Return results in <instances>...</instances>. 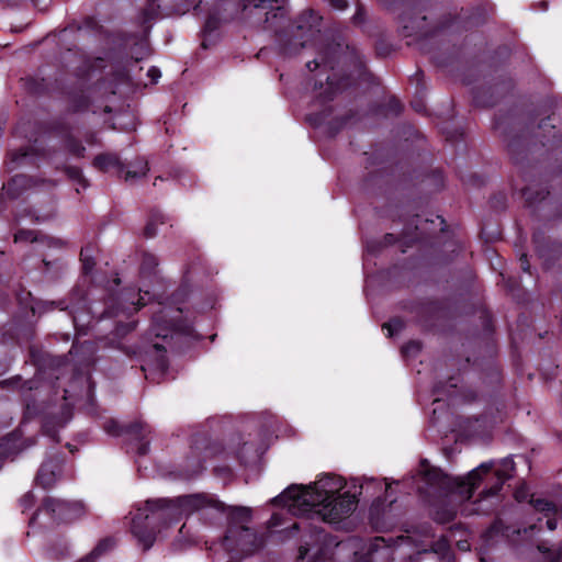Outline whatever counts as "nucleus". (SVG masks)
Returning a JSON list of instances; mask_svg holds the SVG:
<instances>
[{
  "instance_id": "1",
  "label": "nucleus",
  "mask_w": 562,
  "mask_h": 562,
  "mask_svg": "<svg viewBox=\"0 0 562 562\" xmlns=\"http://www.w3.org/2000/svg\"><path fill=\"white\" fill-rule=\"evenodd\" d=\"M207 508L226 514L227 528L221 543L226 551L235 555H247L263 546V539L250 527L252 521L250 507H227L209 494L184 495L176 501L149 499L144 508H137L133 515L131 531L143 549L148 550L156 539V522L172 520L177 516H188Z\"/></svg>"
},
{
  "instance_id": "2",
  "label": "nucleus",
  "mask_w": 562,
  "mask_h": 562,
  "mask_svg": "<svg viewBox=\"0 0 562 562\" xmlns=\"http://www.w3.org/2000/svg\"><path fill=\"white\" fill-rule=\"evenodd\" d=\"M284 4L285 0H215L204 23L201 46L207 48V37L223 23L239 14L252 25H262L266 30L276 32L281 42L283 36L289 37L284 43V53H296L301 48L321 43L324 38L319 29L322 18L308 10L291 22L286 19Z\"/></svg>"
},
{
  "instance_id": "3",
  "label": "nucleus",
  "mask_w": 562,
  "mask_h": 562,
  "mask_svg": "<svg viewBox=\"0 0 562 562\" xmlns=\"http://www.w3.org/2000/svg\"><path fill=\"white\" fill-rule=\"evenodd\" d=\"M345 483L340 476L325 474L314 484L308 486L291 485L280 495L272 499L276 505L286 506L293 515H303L311 510L313 506L335 495L344 487Z\"/></svg>"
},
{
  "instance_id": "4",
  "label": "nucleus",
  "mask_w": 562,
  "mask_h": 562,
  "mask_svg": "<svg viewBox=\"0 0 562 562\" xmlns=\"http://www.w3.org/2000/svg\"><path fill=\"white\" fill-rule=\"evenodd\" d=\"M514 470L515 463L510 458H504L497 464L494 461L483 462L468 474L469 491L474 494L475 490L483 485L477 502H488L490 498L497 496L504 483L512 477Z\"/></svg>"
},
{
  "instance_id": "5",
  "label": "nucleus",
  "mask_w": 562,
  "mask_h": 562,
  "mask_svg": "<svg viewBox=\"0 0 562 562\" xmlns=\"http://www.w3.org/2000/svg\"><path fill=\"white\" fill-rule=\"evenodd\" d=\"M416 479L418 482H423V485H417L420 493H430L432 490L448 491L457 488L467 499L473 497V492L469 491L468 475L465 477H451L440 469L430 467L427 460L420 461Z\"/></svg>"
},
{
  "instance_id": "6",
  "label": "nucleus",
  "mask_w": 562,
  "mask_h": 562,
  "mask_svg": "<svg viewBox=\"0 0 562 562\" xmlns=\"http://www.w3.org/2000/svg\"><path fill=\"white\" fill-rule=\"evenodd\" d=\"M203 0H144L139 8L138 22L143 25L160 16L183 15L190 11L202 12Z\"/></svg>"
},
{
  "instance_id": "7",
  "label": "nucleus",
  "mask_w": 562,
  "mask_h": 562,
  "mask_svg": "<svg viewBox=\"0 0 562 562\" xmlns=\"http://www.w3.org/2000/svg\"><path fill=\"white\" fill-rule=\"evenodd\" d=\"M357 503L358 501L355 495L345 493L337 497L327 498L319 503V505L313 506L311 510H306L302 516L311 515L322 521L337 524L356 509Z\"/></svg>"
},
{
  "instance_id": "8",
  "label": "nucleus",
  "mask_w": 562,
  "mask_h": 562,
  "mask_svg": "<svg viewBox=\"0 0 562 562\" xmlns=\"http://www.w3.org/2000/svg\"><path fill=\"white\" fill-rule=\"evenodd\" d=\"M44 510L56 522H71L85 514L82 503L77 501H64L53 497H46L43 501L41 508H38L32 516L30 522L34 524L37 519L38 513Z\"/></svg>"
},
{
  "instance_id": "9",
  "label": "nucleus",
  "mask_w": 562,
  "mask_h": 562,
  "mask_svg": "<svg viewBox=\"0 0 562 562\" xmlns=\"http://www.w3.org/2000/svg\"><path fill=\"white\" fill-rule=\"evenodd\" d=\"M104 430L112 435V436H119L123 432L133 436L135 439L139 441L137 447V453L139 456H145L149 450V441L145 440L147 436L150 434V429L147 425H145L143 422H135L133 424H130L124 428V430L119 426V424L115 420H108L104 424Z\"/></svg>"
},
{
  "instance_id": "10",
  "label": "nucleus",
  "mask_w": 562,
  "mask_h": 562,
  "mask_svg": "<svg viewBox=\"0 0 562 562\" xmlns=\"http://www.w3.org/2000/svg\"><path fill=\"white\" fill-rule=\"evenodd\" d=\"M402 25V35L404 37H426L430 34V31L426 29V16H415L405 13L401 16L400 21Z\"/></svg>"
},
{
  "instance_id": "11",
  "label": "nucleus",
  "mask_w": 562,
  "mask_h": 562,
  "mask_svg": "<svg viewBox=\"0 0 562 562\" xmlns=\"http://www.w3.org/2000/svg\"><path fill=\"white\" fill-rule=\"evenodd\" d=\"M338 50H340V45H330L326 47L324 50L318 53V56L308 61L306 64V67L314 71L318 68H322L323 70L327 69H335L336 63H340V55H338Z\"/></svg>"
},
{
  "instance_id": "12",
  "label": "nucleus",
  "mask_w": 562,
  "mask_h": 562,
  "mask_svg": "<svg viewBox=\"0 0 562 562\" xmlns=\"http://www.w3.org/2000/svg\"><path fill=\"white\" fill-rule=\"evenodd\" d=\"M61 463L57 459L47 460L41 465L35 481L43 488H50L60 475Z\"/></svg>"
},
{
  "instance_id": "13",
  "label": "nucleus",
  "mask_w": 562,
  "mask_h": 562,
  "mask_svg": "<svg viewBox=\"0 0 562 562\" xmlns=\"http://www.w3.org/2000/svg\"><path fill=\"white\" fill-rule=\"evenodd\" d=\"M169 314V310L161 308L159 312L155 313L153 318V331L156 337L167 338L169 333L188 330V328H183L180 324L173 321H166L165 317Z\"/></svg>"
},
{
  "instance_id": "14",
  "label": "nucleus",
  "mask_w": 562,
  "mask_h": 562,
  "mask_svg": "<svg viewBox=\"0 0 562 562\" xmlns=\"http://www.w3.org/2000/svg\"><path fill=\"white\" fill-rule=\"evenodd\" d=\"M350 85L349 78L338 80L336 75H327L326 76V87L321 82L319 92L317 93V99L321 103L330 101L334 99L337 92L341 91L346 87ZM315 90H318L315 85Z\"/></svg>"
},
{
  "instance_id": "15",
  "label": "nucleus",
  "mask_w": 562,
  "mask_h": 562,
  "mask_svg": "<svg viewBox=\"0 0 562 562\" xmlns=\"http://www.w3.org/2000/svg\"><path fill=\"white\" fill-rule=\"evenodd\" d=\"M143 290L139 289L138 293L127 291L122 294V299L125 303L122 313L130 315L131 313L137 312L140 307L145 306L150 301L148 291H144V295H140Z\"/></svg>"
},
{
  "instance_id": "16",
  "label": "nucleus",
  "mask_w": 562,
  "mask_h": 562,
  "mask_svg": "<svg viewBox=\"0 0 562 562\" xmlns=\"http://www.w3.org/2000/svg\"><path fill=\"white\" fill-rule=\"evenodd\" d=\"M32 180L24 175L14 176L7 184L3 186V190L7 195L11 199H16L22 194L24 190L30 188Z\"/></svg>"
},
{
  "instance_id": "17",
  "label": "nucleus",
  "mask_w": 562,
  "mask_h": 562,
  "mask_svg": "<svg viewBox=\"0 0 562 562\" xmlns=\"http://www.w3.org/2000/svg\"><path fill=\"white\" fill-rule=\"evenodd\" d=\"M93 166L102 171H108L112 168H115L119 171L123 170L122 162L120 161L119 157L113 154L98 155L93 160Z\"/></svg>"
},
{
  "instance_id": "18",
  "label": "nucleus",
  "mask_w": 562,
  "mask_h": 562,
  "mask_svg": "<svg viewBox=\"0 0 562 562\" xmlns=\"http://www.w3.org/2000/svg\"><path fill=\"white\" fill-rule=\"evenodd\" d=\"M114 546L115 541L112 538H105L101 540L88 555L78 562H95L97 558L111 550Z\"/></svg>"
},
{
  "instance_id": "19",
  "label": "nucleus",
  "mask_w": 562,
  "mask_h": 562,
  "mask_svg": "<svg viewBox=\"0 0 562 562\" xmlns=\"http://www.w3.org/2000/svg\"><path fill=\"white\" fill-rule=\"evenodd\" d=\"M64 147L66 148V150L75 156V157H82L85 151H86V148L85 146L81 145L80 142H78L77 139H75V137L72 136V134H70L69 132H67L65 135H64Z\"/></svg>"
},
{
  "instance_id": "20",
  "label": "nucleus",
  "mask_w": 562,
  "mask_h": 562,
  "mask_svg": "<svg viewBox=\"0 0 562 562\" xmlns=\"http://www.w3.org/2000/svg\"><path fill=\"white\" fill-rule=\"evenodd\" d=\"M431 552L438 554L439 558L441 560H446V562L451 561L452 552L449 542L445 537H440L437 541L432 543Z\"/></svg>"
},
{
  "instance_id": "21",
  "label": "nucleus",
  "mask_w": 562,
  "mask_h": 562,
  "mask_svg": "<svg viewBox=\"0 0 562 562\" xmlns=\"http://www.w3.org/2000/svg\"><path fill=\"white\" fill-rule=\"evenodd\" d=\"M158 266V259L155 255L149 252H144L142 255L140 261V274L144 277H149L154 274L155 268Z\"/></svg>"
},
{
  "instance_id": "22",
  "label": "nucleus",
  "mask_w": 562,
  "mask_h": 562,
  "mask_svg": "<svg viewBox=\"0 0 562 562\" xmlns=\"http://www.w3.org/2000/svg\"><path fill=\"white\" fill-rule=\"evenodd\" d=\"M531 504H532L533 508L537 512L542 513L543 516H548L549 514H553V515L557 514L555 505L552 502H549L547 499H542V498L532 499Z\"/></svg>"
},
{
  "instance_id": "23",
  "label": "nucleus",
  "mask_w": 562,
  "mask_h": 562,
  "mask_svg": "<svg viewBox=\"0 0 562 562\" xmlns=\"http://www.w3.org/2000/svg\"><path fill=\"white\" fill-rule=\"evenodd\" d=\"M164 223V216L159 212L151 214L148 223L145 226L144 234L146 237H154L157 233L156 226Z\"/></svg>"
},
{
  "instance_id": "24",
  "label": "nucleus",
  "mask_w": 562,
  "mask_h": 562,
  "mask_svg": "<svg viewBox=\"0 0 562 562\" xmlns=\"http://www.w3.org/2000/svg\"><path fill=\"white\" fill-rule=\"evenodd\" d=\"M148 171V166L146 161L138 160L133 169H128L125 171L124 178L125 180H132L135 178H140L145 176Z\"/></svg>"
},
{
  "instance_id": "25",
  "label": "nucleus",
  "mask_w": 562,
  "mask_h": 562,
  "mask_svg": "<svg viewBox=\"0 0 562 562\" xmlns=\"http://www.w3.org/2000/svg\"><path fill=\"white\" fill-rule=\"evenodd\" d=\"M80 260L82 262L83 272L90 273L93 270V267L95 265L93 257H92V248L91 247H85L81 249Z\"/></svg>"
},
{
  "instance_id": "26",
  "label": "nucleus",
  "mask_w": 562,
  "mask_h": 562,
  "mask_svg": "<svg viewBox=\"0 0 562 562\" xmlns=\"http://www.w3.org/2000/svg\"><path fill=\"white\" fill-rule=\"evenodd\" d=\"M154 350L156 352V368L161 372L165 373L168 368V360L166 357V350L162 346L159 344L154 345Z\"/></svg>"
},
{
  "instance_id": "27",
  "label": "nucleus",
  "mask_w": 562,
  "mask_h": 562,
  "mask_svg": "<svg viewBox=\"0 0 562 562\" xmlns=\"http://www.w3.org/2000/svg\"><path fill=\"white\" fill-rule=\"evenodd\" d=\"M36 497L32 491L26 492L19 498V506L22 513H25L34 507Z\"/></svg>"
},
{
  "instance_id": "28",
  "label": "nucleus",
  "mask_w": 562,
  "mask_h": 562,
  "mask_svg": "<svg viewBox=\"0 0 562 562\" xmlns=\"http://www.w3.org/2000/svg\"><path fill=\"white\" fill-rule=\"evenodd\" d=\"M404 328V322L401 318H393L383 325V329L387 330L389 337H393Z\"/></svg>"
},
{
  "instance_id": "29",
  "label": "nucleus",
  "mask_w": 562,
  "mask_h": 562,
  "mask_svg": "<svg viewBox=\"0 0 562 562\" xmlns=\"http://www.w3.org/2000/svg\"><path fill=\"white\" fill-rule=\"evenodd\" d=\"M71 108L75 112L87 110L89 108L88 95L83 93H81L80 95H75L71 100Z\"/></svg>"
},
{
  "instance_id": "30",
  "label": "nucleus",
  "mask_w": 562,
  "mask_h": 562,
  "mask_svg": "<svg viewBox=\"0 0 562 562\" xmlns=\"http://www.w3.org/2000/svg\"><path fill=\"white\" fill-rule=\"evenodd\" d=\"M66 172L68 177L75 181H77L82 189H86L88 187L87 180L83 178L82 172L77 167H68L66 169Z\"/></svg>"
},
{
  "instance_id": "31",
  "label": "nucleus",
  "mask_w": 562,
  "mask_h": 562,
  "mask_svg": "<svg viewBox=\"0 0 562 562\" xmlns=\"http://www.w3.org/2000/svg\"><path fill=\"white\" fill-rule=\"evenodd\" d=\"M457 512L453 508L445 509L442 513L437 510L435 513V520L445 524L456 518Z\"/></svg>"
},
{
  "instance_id": "32",
  "label": "nucleus",
  "mask_w": 562,
  "mask_h": 562,
  "mask_svg": "<svg viewBox=\"0 0 562 562\" xmlns=\"http://www.w3.org/2000/svg\"><path fill=\"white\" fill-rule=\"evenodd\" d=\"M548 193H549L548 191H546V192L541 191V192H537V195L533 196L532 190L529 187L524 189V191H522V195L525 196L526 201L529 204H532L538 201H542Z\"/></svg>"
},
{
  "instance_id": "33",
  "label": "nucleus",
  "mask_w": 562,
  "mask_h": 562,
  "mask_svg": "<svg viewBox=\"0 0 562 562\" xmlns=\"http://www.w3.org/2000/svg\"><path fill=\"white\" fill-rule=\"evenodd\" d=\"M37 238H36V235L34 232L32 231H19L15 233L14 235V240L18 243V241H35Z\"/></svg>"
},
{
  "instance_id": "34",
  "label": "nucleus",
  "mask_w": 562,
  "mask_h": 562,
  "mask_svg": "<svg viewBox=\"0 0 562 562\" xmlns=\"http://www.w3.org/2000/svg\"><path fill=\"white\" fill-rule=\"evenodd\" d=\"M12 162H23L29 160L30 154L27 149H20L19 151L11 153Z\"/></svg>"
},
{
  "instance_id": "35",
  "label": "nucleus",
  "mask_w": 562,
  "mask_h": 562,
  "mask_svg": "<svg viewBox=\"0 0 562 562\" xmlns=\"http://www.w3.org/2000/svg\"><path fill=\"white\" fill-rule=\"evenodd\" d=\"M420 348L422 346L418 341H409L402 348V351L405 355H416L419 352Z\"/></svg>"
},
{
  "instance_id": "36",
  "label": "nucleus",
  "mask_w": 562,
  "mask_h": 562,
  "mask_svg": "<svg viewBox=\"0 0 562 562\" xmlns=\"http://www.w3.org/2000/svg\"><path fill=\"white\" fill-rule=\"evenodd\" d=\"M134 327H135V323L134 322L127 323L125 325H117L116 328H115V333H116V335H124L127 331L133 330Z\"/></svg>"
},
{
  "instance_id": "37",
  "label": "nucleus",
  "mask_w": 562,
  "mask_h": 562,
  "mask_svg": "<svg viewBox=\"0 0 562 562\" xmlns=\"http://www.w3.org/2000/svg\"><path fill=\"white\" fill-rule=\"evenodd\" d=\"M546 518V526L549 530H554L558 526V520L555 518V514H549L548 516H544Z\"/></svg>"
},
{
  "instance_id": "38",
  "label": "nucleus",
  "mask_w": 562,
  "mask_h": 562,
  "mask_svg": "<svg viewBox=\"0 0 562 562\" xmlns=\"http://www.w3.org/2000/svg\"><path fill=\"white\" fill-rule=\"evenodd\" d=\"M389 108H390V111L393 112L394 114H398L402 110L401 102L395 98L390 99Z\"/></svg>"
},
{
  "instance_id": "39",
  "label": "nucleus",
  "mask_w": 562,
  "mask_h": 562,
  "mask_svg": "<svg viewBox=\"0 0 562 562\" xmlns=\"http://www.w3.org/2000/svg\"><path fill=\"white\" fill-rule=\"evenodd\" d=\"M147 76L150 78L151 83H156L160 78L161 74L157 67H151L147 71Z\"/></svg>"
},
{
  "instance_id": "40",
  "label": "nucleus",
  "mask_w": 562,
  "mask_h": 562,
  "mask_svg": "<svg viewBox=\"0 0 562 562\" xmlns=\"http://www.w3.org/2000/svg\"><path fill=\"white\" fill-rule=\"evenodd\" d=\"M329 3L337 10H344L347 8V0H329Z\"/></svg>"
},
{
  "instance_id": "41",
  "label": "nucleus",
  "mask_w": 562,
  "mask_h": 562,
  "mask_svg": "<svg viewBox=\"0 0 562 562\" xmlns=\"http://www.w3.org/2000/svg\"><path fill=\"white\" fill-rule=\"evenodd\" d=\"M308 551H310V549L306 546L300 547L299 557H297L299 562H305V560L307 559V555H308Z\"/></svg>"
},
{
  "instance_id": "42",
  "label": "nucleus",
  "mask_w": 562,
  "mask_h": 562,
  "mask_svg": "<svg viewBox=\"0 0 562 562\" xmlns=\"http://www.w3.org/2000/svg\"><path fill=\"white\" fill-rule=\"evenodd\" d=\"M281 524V517L279 514H273L271 518L269 519L268 527L274 528L278 527Z\"/></svg>"
},
{
  "instance_id": "43",
  "label": "nucleus",
  "mask_w": 562,
  "mask_h": 562,
  "mask_svg": "<svg viewBox=\"0 0 562 562\" xmlns=\"http://www.w3.org/2000/svg\"><path fill=\"white\" fill-rule=\"evenodd\" d=\"M412 106L418 113H423L426 110V106L422 101H413Z\"/></svg>"
},
{
  "instance_id": "44",
  "label": "nucleus",
  "mask_w": 562,
  "mask_h": 562,
  "mask_svg": "<svg viewBox=\"0 0 562 562\" xmlns=\"http://www.w3.org/2000/svg\"><path fill=\"white\" fill-rule=\"evenodd\" d=\"M519 261H520V267H521V269H522L525 272H529V268H530V266H529V261H528V259H527V256H526V255H522V256L520 257Z\"/></svg>"
},
{
  "instance_id": "45",
  "label": "nucleus",
  "mask_w": 562,
  "mask_h": 562,
  "mask_svg": "<svg viewBox=\"0 0 562 562\" xmlns=\"http://www.w3.org/2000/svg\"><path fill=\"white\" fill-rule=\"evenodd\" d=\"M64 419L61 423H59L60 426H64L71 417V413H70V409L67 405L64 406Z\"/></svg>"
},
{
  "instance_id": "46",
  "label": "nucleus",
  "mask_w": 562,
  "mask_h": 562,
  "mask_svg": "<svg viewBox=\"0 0 562 562\" xmlns=\"http://www.w3.org/2000/svg\"><path fill=\"white\" fill-rule=\"evenodd\" d=\"M314 562H331L329 559L325 557V553L322 551L317 557L315 558Z\"/></svg>"
},
{
  "instance_id": "47",
  "label": "nucleus",
  "mask_w": 562,
  "mask_h": 562,
  "mask_svg": "<svg viewBox=\"0 0 562 562\" xmlns=\"http://www.w3.org/2000/svg\"><path fill=\"white\" fill-rule=\"evenodd\" d=\"M363 66H364V64L362 63V60L359 57H357L356 67H357L359 74H362Z\"/></svg>"
},
{
  "instance_id": "48",
  "label": "nucleus",
  "mask_w": 562,
  "mask_h": 562,
  "mask_svg": "<svg viewBox=\"0 0 562 562\" xmlns=\"http://www.w3.org/2000/svg\"><path fill=\"white\" fill-rule=\"evenodd\" d=\"M305 522L302 521V522H294L292 526H291V530H301L302 528H304L305 526Z\"/></svg>"
},
{
  "instance_id": "49",
  "label": "nucleus",
  "mask_w": 562,
  "mask_h": 562,
  "mask_svg": "<svg viewBox=\"0 0 562 562\" xmlns=\"http://www.w3.org/2000/svg\"><path fill=\"white\" fill-rule=\"evenodd\" d=\"M384 240L386 244H392L393 243V235L392 234H386L385 237H384Z\"/></svg>"
},
{
  "instance_id": "50",
  "label": "nucleus",
  "mask_w": 562,
  "mask_h": 562,
  "mask_svg": "<svg viewBox=\"0 0 562 562\" xmlns=\"http://www.w3.org/2000/svg\"><path fill=\"white\" fill-rule=\"evenodd\" d=\"M490 510H492V506H490V505L484 507V508H479L477 509V512H482L484 514L488 513Z\"/></svg>"
},
{
  "instance_id": "51",
  "label": "nucleus",
  "mask_w": 562,
  "mask_h": 562,
  "mask_svg": "<svg viewBox=\"0 0 562 562\" xmlns=\"http://www.w3.org/2000/svg\"><path fill=\"white\" fill-rule=\"evenodd\" d=\"M109 316H112V315H119V311H106L105 312Z\"/></svg>"
},
{
  "instance_id": "52",
  "label": "nucleus",
  "mask_w": 562,
  "mask_h": 562,
  "mask_svg": "<svg viewBox=\"0 0 562 562\" xmlns=\"http://www.w3.org/2000/svg\"><path fill=\"white\" fill-rule=\"evenodd\" d=\"M142 370H143V371H144V373H145V378L148 380V379H149V375H148V373H147V368L143 366V367H142Z\"/></svg>"
},
{
  "instance_id": "53",
  "label": "nucleus",
  "mask_w": 562,
  "mask_h": 562,
  "mask_svg": "<svg viewBox=\"0 0 562 562\" xmlns=\"http://www.w3.org/2000/svg\"><path fill=\"white\" fill-rule=\"evenodd\" d=\"M361 14H362L361 9H359V10H358V12H357V14L355 15V19H356V20L360 19V18H361Z\"/></svg>"
},
{
  "instance_id": "54",
  "label": "nucleus",
  "mask_w": 562,
  "mask_h": 562,
  "mask_svg": "<svg viewBox=\"0 0 562 562\" xmlns=\"http://www.w3.org/2000/svg\"><path fill=\"white\" fill-rule=\"evenodd\" d=\"M378 542H384V539L383 538H375L374 546H378Z\"/></svg>"
},
{
  "instance_id": "55",
  "label": "nucleus",
  "mask_w": 562,
  "mask_h": 562,
  "mask_svg": "<svg viewBox=\"0 0 562 562\" xmlns=\"http://www.w3.org/2000/svg\"><path fill=\"white\" fill-rule=\"evenodd\" d=\"M46 218H48V215L43 216V217H38V216H37V217H36V221H44V220H46Z\"/></svg>"
},
{
  "instance_id": "56",
  "label": "nucleus",
  "mask_w": 562,
  "mask_h": 562,
  "mask_svg": "<svg viewBox=\"0 0 562 562\" xmlns=\"http://www.w3.org/2000/svg\"><path fill=\"white\" fill-rule=\"evenodd\" d=\"M323 120H324L323 117L317 119V120H316V123H321Z\"/></svg>"
}]
</instances>
